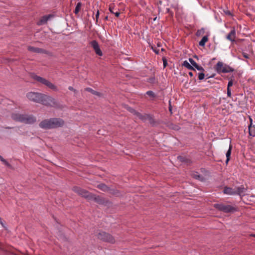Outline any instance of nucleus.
Here are the masks:
<instances>
[{
    "label": "nucleus",
    "mask_w": 255,
    "mask_h": 255,
    "mask_svg": "<svg viewBox=\"0 0 255 255\" xmlns=\"http://www.w3.org/2000/svg\"><path fill=\"white\" fill-rule=\"evenodd\" d=\"M3 164H4L7 167L12 168V166L4 158L1 160Z\"/></svg>",
    "instance_id": "473e14b6"
},
{
    "label": "nucleus",
    "mask_w": 255,
    "mask_h": 255,
    "mask_svg": "<svg viewBox=\"0 0 255 255\" xmlns=\"http://www.w3.org/2000/svg\"><path fill=\"white\" fill-rule=\"evenodd\" d=\"M11 119L17 122L24 123L27 125H32L36 122V117L33 115L21 114L18 113H12Z\"/></svg>",
    "instance_id": "f03ea898"
},
{
    "label": "nucleus",
    "mask_w": 255,
    "mask_h": 255,
    "mask_svg": "<svg viewBox=\"0 0 255 255\" xmlns=\"http://www.w3.org/2000/svg\"><path fill=\"white\" fill-rule=\"evenodd\" d=\"M108 192L110 194L115 195L116 196H119L121 195L120 191L115 188L111 189L109 188V190H108Z\"/></svg>",
    "instance_id": "b1692460"
},
{
    "label": "nucleus",
    "mask_w": 255,
    "mask_h": 255,
    "mask_svg": "<svg viewBox=\"0 0 255 255\" xmlns=\"http://www.w3.org/2000/svg\"><path fill=\"white\" fill-rule=\"evenodd\" d=\"M81 6H82V3L81 2H79L77 3V4L76 6L75 10H74V13L76 14H77L79 13L80 9L81 7Z\"/></svg>",
    "instance_id": "c85d7f7f"
},
{
    "label": "nucleus",
    "mask_w": 255,
    "mask_h": 255,
    "mask_svg": "<svg viewBox=\"0 0 255 255\" xmlns=\"http://www.w3.org/2000/svg\"><path fill=\"white\" fill-rule=\"evenodd\" d=\"M166 12L169 13L172 16L173 15V12L170 10L169 8H166Z\"/></svg>",
    "instance_id": "c9c22d12"
},
{
    "label": "nucleus",
    "mask_w": 255,
    "mask_h": 255,
    "mask_svg": "<svg viewBox=\"0 0 255 255\" xmlns=\"http://www.w3.org/2000/svg\"><path fill=\"white\" fill-rule=\"evenodd\" d=\"M194 58L197 59V60L199 59V58H198V57L197 55H194Z\"/></svg>",
    "instance_id": "603ef678"
},
{
    "label": "nucleus",
    "mask_w": 255,
    "mask_h": 255,
    "mask_svg": "<svg viewBox=\"0 0 255 255\" xmlns=\"http://www.w3.org/2000/svg\"><path fill=\"white\" fill-rule=\"evenodd\" d=\"M248 129L250 135L254 137L255 136V127L254 126L251 127V125H249Z\"/></svg>",
    "instance_id": "cd10ccee"
},
{
    "label": "nucleus",
    "mask_w": 255,
    "mask_h": 255,
    "mask_svg": "<svg viewBox=\"0 0 255 255\" xmlns=\"http://www.w3.org/2000/svg\"><path fill=\"white\" fill-rule=\"evenodd\" d=\"M157 18V17H155L154 19H153V20L155 21Z\"/></svg>",
    "instance_id": "4d7b16f0"
},
{
    "label": "nucleus",
    "mask_w": 255,
    "mask_h": 255,
    "mask_svg": "<svg viewBox=\"0 0 255 255\" xmlns=\"http://www.w3.org/2000/svg\"><path fill=\"white\" fill-rule=\"evenodd\" d=\"M11 128V127H6V128H6V129H10V128Z\"/></svg>",
    "instance_id": "6e6d98bb"
},
{
    "label": "nucleus",
    "mask_w": 255,
    "mask_h": 255,
    "mask_svg": "<svg viewBox=\"0 0 255 255\" xmlns=\"http://www.w3.org/2000/svg\"><path fill=\"white\" fill-rule=\"evenodd\" d=\"M214 74H213V75H211V76H209V74H206V75H205V77H206V79H207L211 78H213V77H214Z\"/></svg>",
    "instance_id": "37998d69"
},
{
    "label": "nucleus",
    "mask_w": 255,
    "mask_h": 255,
    "mask_svg": "<svg viewBox=\"0 0 255 255\" xmlns=\"http://www.w3.org/2000/svg\"><path fill=\"white\" fill-rule=\"evenodd\" d=\"M200 177H201V176L199 175L196 176V179H199Z\"/></svg>",
    "instance_id": "864d4df0"
},
{
    "label": "nucleus",
    "mask_w": 255,
    "mask_h": 255,
    "mask_svg": "<svg viewBox=\"0 0 255 255\" xmlns=\"http://www.w3.org/2000/svg\"><path fill=\"white\" fill-rule=\"evenodd\" d=\"M224 12L227 15L232 16V14L231 12L229 10H227V9L224 10Z\"/></svg>",
    "instance_id": "f704fd0d"
},
{
    "label": "nucleus",
    "mask_w": 255,
    "mask_h": 255,
    "mask_svg": "<svg viewBox=\"0 0 255 255\" xmlns=\"http://www.w3.org/2000/svg\"><path fill=\"white\" fill-rule=\"evenodd\" d=\"M198 75L199 80H202L205 77V74L204 73V72L201 71V72L198 73Z\"/></svg>",
    "instance_id": "2f4dec72"
},
{
    "label": "nucleus",
    "mask_w": 255,
    "mask_h": 255,
    "mask_svg": "<svg viewBox=\"0 0 255 255\" xmlns=\"http://www.w3.org/2000/svg\"><path fill=\"white\" fill-rule=\"evenodd\" d=\"M154 78H150L148 80V82H149L150 83H153L154 81Z\"/></svg>",
    "instance_id": "a18cd8bd"
},
{
    "label": "nucleus",
    "mask_w": 255,
    "mask_h": 255,
    "mask_svg": "<svg viewBox=\"0 0 255 255\" xmlns=\"http://www.w3.org/2000/svg\"><path fill=\"white\" fill-rule=\"evenodd\" d=\"M93 200L99 204H105L106 203L105 199L99 196L92 194L89 198V201Z\"/></svg>",
    "instance_id": "9b49d317"
},
{
    "label": "nucleus",
    "mask_w": 255,
    "mask_h": 255,
    "mask_svg": "<svg viewBox=\"0 0 255 255\" xmlns=\"http://www.w3.org/2000/svg\"><path fill=\"white\" fill-rule=\"evenodd\" d=\"M189 61L191 65L195 69L200 71L204 72L205 70L203 67L199 66L198 64L191 58H189Z\"/></svg>",
    "instance_id": "dca6fc26"
},
{
    "label": "nucleus",
    "mask_w": 255,
    "mask_h": 255,
    "mask_svg": "<svg viewBox=\"0 0 255 255\" xmlns=\"http://www.w3.org/2000/svg\"><path fill=\"white\" fill-rule=\"evenodd\" d=\"M90 45L93 47L96 54L100 56L103 55L102 51L100 48L98 42L96 40L91 41Z\"/></svg>",
    "instance_id": "9d476101"
},
{
    "label": "nucleus",
    "mask_w": 255,
    "mask_h": 255,
    "mask_svg": "<svg viewBox=\"0 0 255 255\" xmlns=\"http://www.w3.org/2000/svg\"><path fill=\"white\" fill-rule=\"evenodd\" d=\"M246 190L247 189L243 185L235 187V193H236V195L240 196H245Z\"/></svg>",
    "instance_id": "4468645a"
},
{
    "label": "nucleus",
    "mask_w": 255,
    "mask_h": 255,
    "mask_svg": "<svg viewBox=\"0 0 255 255\" xmlns=\"http://www.w3.org/2000/svg\"><path fill=\"white\" fill-rule=\"evenodd\" d=\"M177 159L181 162L186 164L187 165H189L191 163V161L189 158H187L186 156H178Z\"/></svg>",
    "instance_id": "6ab92c4d"
},
{
    "label": "nucleus",
    "mask_w": 255,
    "mask_h": 255,
    "mask_svg": "<svg viewBox=\"0 0 255 255\" xmlns=\"http://www.w3.org/2000/svg\"><path fill=\"white\" fill-rule=\"evenodd\" d=\"M28 50L29 51L36 53H46V51L42 48L35 47L33 46H28Z\"/></svg>",
    "instance_id": "2eb2a0df"
},
{
    "label": "nucleus",
    "mask_w": 255,
    "mask_h": 255,
    "mask_svg": "<svg viewBox=\"0 0 255 255\" xmlns=\"http://www.w3.org/2000/svg\"><path fill=\"white\" fill-rule=\"evenodd\" d=\"M236 36V29L235 27H233L229 33L226 36V38L231 42H235Z\"/></svg>",
    "instance_id": "ddd939ff"
},
{
    "label": "nucleus",
    "mask_w": 255,
    "mask_h": 255,
    "mask_svg": "<svg viewBox=\"0 0 255 255\" xmlns=\"http://www.w3.org/2000/svg\"><path fill=\"white\" fill-rule=\"evenodd\" d=\"M68 89L70 91H75V89H74V88L72 86H69L68 87Z\"/></svg>",
    "instance_id": "49530a36"
},
{
    "label": "nucleus",
    "mask_w": 255,
    "mask_h": 255,
    "mask_svg": "<svg viewBox=\"0 0 255 255\" xmlns=\"http://www.w3.org/2000/svg\"><path fill=\"white\" fill-rule=\"evenodd\" d=\"M146 94L149 96L152 97L153 98L155 97L154 93L152 91H148L146 92Z\"/></svg>",
    "instance_id": "72a5a7b5"
},
{
    "label": "nucleus",
    "mask_w": 255,
    "mask_h": 255,
    "mask_svg": "<svg viewBox=\"0 0 255 255\" xmlns=\"http://www.w3.org/2000/svg\"><path fill=\"white\" fill-rule=\"evenodd\" d=\"M154 51L155 52V53L156 54H158L159 53V50H154Z\"/></svg>",
    "instance_id": "3c124183"
},
{
    "label": "nucleus",
    "mask_w": 255,
    "mask_h": 255,
    "mask_svg": "<svg viewBox=\"0 0 255 255\" xmlns=\"http://www.w3.org/2000/svg\"><path fill=\"white\" fill-rule=\"evenodd\" d=\"M132 110L135 113V115H136L140 120L144 122L147 121V118L148 117V114H141L140 113L136 112L134 109H132Z\"/></svg>",
    "instance_id": "a211bd4d"
},
{
    "label": "nucleus",
    "mask_w": 255,
    "mask_h": 255,
    "mask_svg": "<svg viewBox=\"0 0 255 255\" xmlns=\"http://www.w3.org/2000/svg\"><path fill=\"white\" fill-rule=\"evenodd\" d=\"M3 158L0 155V160L1 161Z\"/></svg>",
    "instance_id": "5fc2aeb1"
},
{
    "label": "nucleus",
    "mask_w": 255,
    "mask_h": 255,
    "mask_svg": "<svg viewBox=\"0 0 255 255\" xmlns=\"http://www.w3.org/2000/svg\"><path fill=\"white\" fill-rule=\"evenodd\" d=\"M54 17V15L49 14L45 15L41 17L40 20L37 22L38 25H42L47 23V21L51 18Z\"/></svg>",
    "instance_id": "f8f14e48"
},
{
    "label": "nucleus",
    "mask_w": 255,
    "mask_h": 255,
    "mask_svg": "<svg viewBox=\"0 0 255 255\" xmlns=\"http://www.w3.org/2000/svg\"><path fill=\"white\" fill-rule=\"evenodd\" d=\"M31 77L36 82L47 87L54 91H57L58 90L56 86L44 78L38 76L34 73L31 74Z\"/></svg>",
    "instance_id": "20e7f679"
},
{
    "label": "nucleus",
    "mask_w": 255,
    "mask_h": 255,
    "mask_svg": "<svg viewBox=\"0 0 255 255\" xmlns=\"http://www.w3.org/2000/svg\"><path fill=\"white\" fill-rule=\"evenodd\" d=\"M98 239L110 244H114L116 242L115 238L108 233L100 231L97 235Z\"/></svg>",
    "instance_id": "0eeeda50"
},
{
    "label": "nucleus",
    "mask_w": 255,
    "mask_h": 255,
    "mask_svg": "<svg viewBox=\"0 0 255 255\" xmlns=\"http://www.w3.org/2000/svg\"><path fill=\"white\" fill-rule=\"evenodd\" d=\"M65 124L64 121L59 118H52L42 120L39 127L44 129H50L62 127Z\"/></svg>",
    "instance_id": "f257e3e1"
},
{
    "label": "nucleus",
    "mask_w": 255,
    "mask_h": 255,
    "mask_svg": "<svg viewBox=\"0 0 255 255\" xmlns=\"http://www.w3.org/2000/svg\"><path fill=\"white\" fill-rule=\"evenodd\" d=\"M243 55L245 58L248 59L249 58L248 54L246 53H243Z\"/></svg>",
    "instance_id": "c03bdc74"
},
{
    "label": "nucleus",
    "mask_w": 255,
    "mask_h": 255,
    "mask_svg": "<svg viewBox=\"0 0 255 255\" xmlns=\"http://www.w3.org/2000/svg\"><path fill=\"white\" fill-rule=\"evenodd\" d=\"M40 104L55 108L60 107V104L54 98L44 94L42 95Z\"/></svg>",
    "instance_id": "7ed1b4c3"
},
{
    "label": "nucleus",
    "mask_w": 255,
    "mask_h": 255,
    "mask_svg": "<svg viewBox=\"0 0 255 255\" xmlns=\"http://www.w3.org/2000/svg\"><path fill=\"white\" fill-rule=\"evenodd\" d=\"M169 111H170L171 114H172V106L171 105V102L170 101H169Z\"/></svg>",
    "instance_id": "a19ab883"
},
{
    "label": "nucleus",
    "mask_w": 255,
    "mask_h": 255,
    "mask_svg": "<svg viewBox=\"0 0 255 255\" xmlns=\"http://www.w3.org/2000/svg\"><path fill=\"white\" fill-rule=\"evenodd\" d=\"M97 188L104 192H108L109 190V187L105 184L101 183L97 185Z\"/></svg>",
    "instance_id": "4be33fe9"
},
{
    "label": "nucleus",
    "mask_w": 255,
    "mask_h": 255,
    "mask_svg": "<svg viewBox=\"0 0 255 255\" xmlns=\"http://www.w3.org/2000/svg\"><path fill=\"white\" fill-rule=\"evenodd\" d=\"M171 6L174 8L175 9H178V3L172 4H171Z\"/></svg>",
    "instance_id": "ea45409f"
},
{
    "label": "nucleus",
    "mask_w": 255,
    "mask_h": 255,
    "mask_svg": "<svg viewBox=\"0 0 255 255\" xmlns=\"http://www.w3.org/2000/svg\"><path fill=\"white\" fill-rule=\"evenodd\" d=\"M253 236L255 237V235H253Z\"/></svg>",
    "instance_id": "13d9d810"
},
{
    "label": "nucleus",
    "mask_w": 255,
    "mask_h": 255,
    "mask_svg": "<svg viewBox=\"0 0 255 255\" xmlns=\"http://www.w3.org/2000/svg\"><path fill=\"white\" fill-rule=\"evenodd\" d=\"M232 149V145L230 144V146H229V149H228V151H227V152H226V157H227L226 161V164H228L229 161L230 159V156H231V154Z\"/></svg>",
    "instance_id": "a878e982"
},
{
    "label": "nucleus",
    "mask_w": 255,
    "mask_h": 255,
    "mask_svg": "<svg viewBox=\"0 0 255 255\" xmlns=\"http://www.w3.org/2000/svg\"><path fill=\"white\" fill-rule=\"evenodd\" d=\"M165 125L166 127H167L168 128L175 130H178L180 129V128L179 126L175 125L173 123L170 122L166 123Z\"/></svg>",
    "instance_id": "aec40b11"
},
{
    "label": "nucleus",
    "mask_w": 255,
    "mask_h": 255,
    "mask_svg": "<svg viewBox=\"0 0 255 255\" xmlns=\"http://www.w3.org/2000/svg\"><path fill=\"white\" fill-rule=\"evenodd\" d=\"M168 1H169V0H167Z\"/></svg>",
    "instance_id": "bf43d9fd"
},
{
    "label": "nucleus",
    "mask_w": 255,
    "mask_h": 255,
    "mask_svg": "<svg viewBox=\"0 0 255 255\" xmlns=\"http://www.w3.org/2000/svg\"><path fill=\"white\" fill-rule=\"evenodd\" d=\"M132 109H132V108H130V109H129V111L131 113H133V114H134V115H135V113H134V111L132 110Z\"/></svg>",
    "instance_id": "09e8293b"
},
{
    "label": "nucleus",
    "mask_w": 255,
    "mask_h": 255,
    "mask_svg": "<svg viewBox=\"0 0 255 255\" xmlns=\"http://www.w3.org/2000/svg\"><path fill=\"white\" fill-rule=\"evenodd\" d=\"M223 193L225 194L229 195H236V193H235V188L233 189L231 187L225 186L223 190Z\"/></svg>",
    "instance_id": "f3484780"
},
{
    "label": "nucleus",
    "mask_w": 255,
    "mask_h": 255,
    "mask_svg": "<svg viewBox=\"0 0 255 255\" xmlns=\"http://www.w3.org/2000/svg\"><path fill=\"white\" fill-rule=\"evenodd\" d=\"M208 40V36H204L201 40L199 42V45L201 46L204 47L205 45L206 42Z\"/></svg>",
    "instance_id": "bb28decb"
},
{
    "label": "nucleus",
    "mask_w": 255,
    "mask_h": 255,
    "mask_svg": "<svg viewBox=\"0 0 255 255\" xmlns=\"http://www.w3.org/2000/svg\"><path fill=\"white\" fill-rule=\"evenodd\" d=\"M188 74L190 77H192L193 76V73L192 72H189Z\"/></svg>",
    "instance_id": "8fccbe9b"
},
{
    "label": "nucleus",
    "mask_w": 255,
    "mask_h": 255,
    "mask_svg": "<svg viewBox=\"0 0 255 255\" xmlns=\"http://www.w3.org/2000/svg\"><path fill=\"white\" fill-rule=\"evenodd\" d=\"M182 66L187 68L189 70L196 71L195 68L191 65V63L190 64L187 60L183 61L182 63Z\"/></svg>",
    "instance_id": "393cba45"
},
{
    "label": "nucleus",
    "mask_w": 255,
    "mask_h": 255,
    "mask_svg": "<svg viewBox=\"0 0 255 255\" xmlns=\"http://www.w3.org/2000/svg\"><path fill=\"white\" fill-rule=\"evenodd\" d=\"M73 190L78 195L81 196L82 197L85 198L88 201H89V198L91 195V193L88 192V191L82 189L78 187H74L73 188Z\"/></svg>",
    "instance_id": "1a4fd4ad"
},
{
    "label": "nucleus",
    "mask_w": 255,
    "mask_h": 255,
    "mask_svg": "<svg viewBox=\"0 0 255 255\" xmlns=\"http://www.w3.org/2000/svg\"><path fill=\"white\" fill-rule=\"evenodd\" d=\"M204 31V29L203 28H202L200 30H198L197 32H196V35L197 36H199L200 35V34H201L202 32Z\"/></svg>",
    "instance_id": "58836bf2"
},
{
    "label": "nucleus",
    "mask_w": 255,
    "mask_h": 255,
    "mask_svg": "<svg viewBox=\"0 0 255 255\" xmlns=\"http://www.w3.org/2000/svg\"><path fill=\"white\" fill-rule=\"evenodd\" d=\"M85 91L89 92L92 93V94H93L94 95L98 96L99 97H100L102 96V94L101 93L97 92L96 91H95L93 89H92L91 88H90V87H87V88H85Z\"/></svg>",
    "instance_id": "5701e85b"
},
{
    "label": "nucleus",
    "mask_w": 255,
    "mask_h": 255,
    "mask_svg": "<svg viewBox=\"0 0 255 255\" xmlns=\"http://www.w3.org/2000/svg\"><path fill=\"white\" fill-rule=\"evenodd\" d=\"M109 10L110 11L114 14L115 15V16L116 17H119L120 14V12H119V9H116V10L115 11V6L113 4H111L110 5H109Z\"/></svg>",
    "instance_id": "412c9836"
},
{
    "label": "nucleus",
    "mask_w": 255,
    "mask_h": 255,
    "mask_svg": "<svg viewBox=\"0 0 255 255\" xmlns=\"http://www.w3.org/2000/svg\"><path fill=\"white\" fill-rule=\"evenodd\" d=\"M215 70L218 74L232 72L235 69L229 65L219 61L215 66Z\"/></svg>",
    "instance_id": "423d86ee"
},
{
    "label": "nucleus",
    "mask_w": 255,
    "mask_h": 255,
    "mask_svg": "<svg viewBox=\"0 0 255 255\" xmlns=\"http://www.w3.org/2000/svg\"><path fill=\"white\" fill-rule=\"evenodd\" d=\"M213 206L218 211L225 213H232L237 211V208L235 206L223 203L214 204Z\"/></svg>",
    "instance_id": "39448f33"
},
{
    "label": "nucleus",
    "mask_w": 255,
    "mask_h": 255,
    "mask_svg": "<svg viewBox=\"0 0 255 255\" xmlns=\"http://www.w3.org/2000/svg\"><path fill=\"white\" fill-rule=\"evenodd\" d=\"M227 96L229 97H231L232 94H231V90L230 88H227Z\"/></svg>",
    "instance_id": "4c0bfd02"
},
{
    "label": "nucleus",
    "mask_w": 255,
    "mask_h": 255,
    "mask_svg": "<svg viewBox=\"0 0 255 255\" xmlns=\"http://www.w3.org/2000/svg\"><path fill=\"white\" fill-rule=\"evenodd\" d=\"M162 60H163V67L165 68L166 67V66L167 65V61L165 58H163Z\"/></svg>",
    "instance_id": "e433bc0d"
},
{
    "label": "nucleus",
    "mask_w": 255,
    "mask_h": 255,
    "mask_svg": "<svg viewBox=\"0 0 255 255\" xmlns=\"http://www.w3.org/2000/svg\"><path fill=\"white\" fill-rule=\"evenodd\" d=\"M249 120H250V125H251V127H252V125H253V119H252V118L251 117H249Z\"/></svg>",
    "instance_id": "de8ad7c7"
},
{
    "label": "nucleus",
    "mask_w": 255,
    "mask_h": 255,
    "mask_svg": "<svg viewBox=\"0 0 255 255\" xmlns=\"http://www.w3.org/2000/svg\"><path fill=\"white\" fill-rule=\"evenodd\" d=\"M43 94L39 92H29L26 95V98L30 101L36 103H39Z\"/></svg>",
    "instance_id": "6e6552de"
},
{
    "label": "nucleus",
    "mask_w": 255,
    "mask_h": 255,
    "mask_svg": "<svg viewBox=\"0 0 255 255\" xmlns=\"http://www.w3.org/2000/svg\"><path fill=\"white\" fill-rule=\"evenodd\" d=\"M229 81L228 82V83L227 88H230V87L233 86V81L234 80V76H232L231 77H230L229 78Z\"/></svg>",
    "instance_id": "7c9ffc66"
},
{
    "label": "nucleus",
    "mask_w": 255,
    "mask_h": 255,
    "mask_svg": "<svg viewBox=\"0 0 255 255\" xmlns=\"http://www.w3.org/2000/svg\"><path fill=\"white\" fill-rule=\"evenodd\" d=\"M99 14H100V13H99V10H98V11H97L96 14V21H98V18H99Z\"/></svg>",
    "instance_id": "79ce46f5"
},
{
    "label": "nucleus",
    "mask_w": 255,
    "mask_h": 255,
    "mask_svg": "<svg viewBox=\"0 0 255 255\" xmlns=\"http://www.w3.org/2000/svg\"><path fill=\"white\" fill-rule=\"evenodd\" d=\"M147 121H148L150 124H151L152 126L154 125L155 121L151 115L148 114V117L147 118Z\"/></svg>",
    "instance_id": "c756f323"
}]
</instances>
